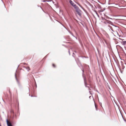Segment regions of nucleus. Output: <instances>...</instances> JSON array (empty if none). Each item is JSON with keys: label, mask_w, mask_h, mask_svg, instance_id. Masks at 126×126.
Masks as SVG:
<instances>
[{"label": "nucleus", "mask_w": 126, "mask_h": 126, "mask_svg": "<svg viewBox=\"0 0 126 126\" xmlns=\"http://www.w3.org/2000/svg\"><path fill=\"white\" fill-rule=\"evenodd\" d=\"M69 2L73 6L74 8H75V7H77L76 5L75 4H74V3H73V2L71 0H69Z\"/></svg>", "instance_id": "2"}, {"label": "nucleus", "mask_w": 126, "mask_h": 126, "mask_svg": "<svg viewBox=\"0 0 126 126\" xmlns=\"http://www.w3.org/2000/svg\"><path fill=\"white\" fill-rule=\"evenodd\" d=\"M28 70V71H29L30 70V68L29 67H28L26 68Z\"/></svg>", "instance_id": "4"}, {"label": "nucleus", "mask_w": 126, "mask_h": 126, "mask_svg": "<svg viewBox=\"0 0 126 126\" xmlns=\"http://www.w3.org/2000/svg\"><path fill=\"white\" fill-rule=\"evenodd\" d=\"M6 122L8 126H12L11 123L9 122L7 120Z\"/></svg>", "instance_id": "3"}, {"label": "nucleus", "mask_w": 126, "mask_h": 126, "mask_svg": "<svg viewBox=\"0 0 126 126\" xmlns=\"http://www.w3.org/2000/svg\"><path fill=\"white\" fill-rule=\"evenodd\" d=\"M46 1H47V0H43V1L44 2H46Z\"/></svg>", "instance_id": "9"}, {"label": "nucleus", "mask_w": 126, "mask_h": 126, "mask_svg": "<svg viewBox=\"0 0 126 126\" xmlns=\"http://www.w3.org/2000/svg\"><path fill=\"white\" fill-rule=\"evenodd\" d=\"M94 12H95L96 14L98 16H99V15H98V14H97V12L96 11H95Z\"/></svg>", "instance_id": "5"}, {"label": "nucleus", "mask_w": 126, "mask_h": 126, "mask_svg": "<svg viewBox=\"0 0 126 126\" xmlns=\"http://www.w3.org/2000/svg\"><path fill=\"white\" fill-rule=\"evenodd\" d=\"M81 7V8L82 9H83V8L79 4H78Z\"/></svg>", "instance_id": "8"}, {"label": "nucleus", "mask_w": 126, "mask_h": 126, "mask_svg": "<svg viewBox=\"0 0 126 126\" xmlns=\"http://www.w3.org/2000/svg\"><path fill=\"white\" fill-rule=\"evenodd\" d=\"M110 29H111V30H112V31H113V30L112 27H110Z\"/></svg>", "instance_id": "7"}, {"label": "nucleus", "mask_w": 126, "mask_h": 126, "mask_svg": "<svg viewBox=\"0 0 126 126\" xmlns=\"http://www.w3.org/2000/svg\"><path fill=\"white\" fill-rule=\"evenodd\" d=\"M52 66L54 67H55V64H52Z\"/></svg>", "instance_id": "6"}, {"label": "nucleus", "mask_w": 126, "mask_h": 126, "mask_svg": "<svg viewBox=\"0 0 126 126\" xmlns=\"http://www.w3.org/2000/svg\"><path fill=\"white\" fill-rule=\"evenodd\" d=\"M75 8L79 15L80 16L81 15V11L79 9V7L77 6L75 7Z\"/></svg>", "instance_id": "1"}]
</instances>
